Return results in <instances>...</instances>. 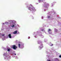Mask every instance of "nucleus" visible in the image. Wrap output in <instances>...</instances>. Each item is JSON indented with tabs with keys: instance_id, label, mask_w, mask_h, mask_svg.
<instances>
[{
	"instance_id": "2",
	"label": "nucleus",
	"mask_w": 61,
	"mask_h": 61,
	"mask_svg": "<svg viewBox=\"0 0 61 61\" xmlns=\"http://www.w3.org/2000/svg\"><path fill=\"white\" fill-rule=\"evenodd\" d=\"M17 47L15 45H13L12 47V48L14 49L15 50L16 48H17Z\"/></svg>"
},
{
	"instance_id": "8",
	"label": "nucleus",
	"mask_w": 61,
	"mask_h": 61,
	"mask_svg": "<svg viewBox=\"0 0 61 61\" xmlns=\"http://www.w3.org/2000/svg\"><path fill=\"white\" fill-rule=\"evenodd\" d=\"M10 50H11V49H8V52H9Z\"/></svg>"
},
{
	"instance_id": "16",
	"label": "nucleus",
	"mask_w": 61,
	"mask_h": 61,
	"mask_svg": "<svg viewBox=\"0 0 61 61\" xmlns=\"http://www.w3.org/2000/svg\"><path fill=\"white\" fill-rule=\"evenodd\" d=\"M44 6L45 7H46V6Z\"/></svg>"
},
{
	"instance_id": "14",
	"label": "nucleus",
	"mask_w": 61,
	"mask_h": 61,
	"mask_svg": "<svg viewBox=\"0 0 61 61\" xmlns=\"http://www.w3.org/2000/svg\"><path fill=\"white\" fill-rule=\"evenodd\" d=\"M59 57H61V55H60L59 56Z\"/></svg>"
},
{
	"instance_id": "3",
	"label": "nucleus",
	"mask_w": 61,
	"mask_h": 61,
	"mask_svg": "<svg viewBox=\"0 0 61 61\" xmlns=\"http://www.w3.org/2000/svg\"><path fill=\"white\" fill-rule=\"evenodd\" d=\"M8 36L10 38H12V36H11V35L10 34L8 35Z\"/></svg>"
},
{
	"instance_id": "10",
	"label": "nucleus",
	"mask_w": 61,
	"mask_h": 61,
	"mask_svg": "<svg viewBox=\"0 0 61 61\" xmlns=\"http://www.w3.org/2000/svg\"><path fill=\"white\" fill-rule=\"evenodd\" d=\"M55 31L56 32H57V30L56 29H55Z\"/></svg>"
},
{
	"instance_id": "1",
	"label": "nucleus",
	"mask_w": 61,
	"mask_h": 61,
	"mask_svg": "<svg viewBox=\"0 0 61 61\" xmlns=\"http://www.w3.org/2000/svg\"><path fill=\"white\" fill-rule=\"evenodd\" d=\"M28 7V9L29 10H30V11H32L33 12L35 10V8L33 7Z\"/></svg>"
},
{
	"instance_id": "7",
	"label": "nucleus",
	"mask_w": 61,
	"mask_h": 61,
	"mask_svg": "<svg viewBox=\"0 0 61 61\" xmlns=\"http://www.w3.org/2000/svg\"><path fill=\"white\" fill-rule=\"evenodd\" d=\"M21 46V45L20 44H18V46L19 48H20V46Z\"/></svg>"
},
{
	"instance_id": "11",
	"label": "nucleus",
	"mask_w": 61,
	"mask_h": 61,
	"mask_svg": "<svg viewBox=\"0 0 61 61\" xmlns=\"http://www.w3.org/2000/svg\"><path fill=\"white\" fill-rule=\"evenodd\" d=\"M50 17V16H48V18H49Z\"/></svg>"
},
{
	"instance_id": "6",
	"label": "nucleus",
	"mask_w": 61,
	"mask_h": 61,
	"mask_svg": "<svg viewBox=\"0 0 61 61\" xmlns=\"http://www.w3.org/2000/svg\"><path fill=\"white\" fill-rule=\"evenodd\" d=\"M17 33V31H14V32H13V34H16Z\"/></svg>"
},
{
	"instance_id": "4",
	"label": "nucleus",
	"mask_w": 61,
	"mask_h": 61,
	"mask_svg": "<svg viewBox=\"0 0 61 61\" xmlns=\"http://www.w3.org/2000/svg\"><path fill=\"white\" fill-rule=\"evenodd\" d=\"M16 26L15 25V23L13 24V25L11 26V27H16Z\"/></svg>"
},
{
	"instance_id": "17",
	"label": "nucleus",
	"mask_w": 61,
	"mask_h": 61,
	"mask_svg": "<svg viewBox=\"0 0 61 61\" xmlns=\"http://www.w3.org/2000/svg\"><path fill=\"white\" fill-rule=\"evenodd\" d=\"M16 54L15 53V55H16Z\"/></svg>"
},
{
	"instance_id": "13",
	"label": "nucleus",
	"mask_w": 61,
	"mask_h": 61,
	"mask_svg": "<svg viewBox=\"0 0 61 61\" xmlns=\"http://www.w3.org/2000/svg\"><path fill=\"white\" fill-rule=\"evenodd\" d=\"M53 44H51V45H50V46H53Z\"/></svg>"
},
{
	"instance_id": "18",
	"label": "nucleus",
	"mask_w": 61,
	"mask_h": 61,
	"mask_svg": "<svg viewBox=\"0 0 61 61\" xmlns=\"http://www.w3.org/2000/svg\"><path fill=\"white\" fill-rule=\"evenodd\" d=\"M48 61H50L49 60H48Z\"/></svg>"
},
{
	"instance_id": "5",
	"label": "nucleus",
	"mask_w": 61,
	"mask_h": 61,
	"mask_svg": "<svg viewBox=\"0 0 61 61\" xmlns=\"http://www.w3.org/2000/svg\"><path fill=\"white\" fill-rule=\"evenodd\" d=\"M40 47L41 48H42V47H43V44H42L40 45Z\"/></svg>"
},
{
	"instance_id": "9",
	"label": "nucleus",
	"mask_w": 61,
	"mask_h": 61,
	"mask_svg": "<svg viewBox=\"0 0 61 61\" xmlns=\"http://www.w3.org/2000/svg\"><path fill=\"white\" fill-rule=\"evenodd\" d=\"M49 31H51V30L50 29H49L48 32H49Z\"/></svg>"
},
{
	"instance_id": "12",
	"label": "nucleus",
	"mask_w": 61,
	"mask_h": 61,
	"mask_svg": "<svg viewBox=\"0 0 61 61\" xmlns=\"http://www.w3.org/2000/svg\"><path fill=\"white\" fill-rule=\"evenodd\" d=\"M2 36H5V34H2Z\"/></svg>"
},
{
	"instance_id": "15",
	"label": "nucleus",
	"mask_w": 61,
	"mask_h": 61,
	"mask_svg": "<svg viewBox=\"0 0 61 61\" xmlns=\"http://www.w3.org/2000/svg\"><path fill=\"white\" fill-rule=\"evenodd\" d=\"M31 6H32V5L31 4H30V5Z\"/></svg>"
}]
</instances>
